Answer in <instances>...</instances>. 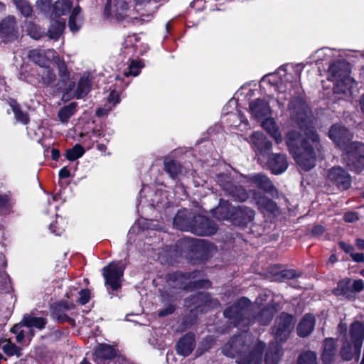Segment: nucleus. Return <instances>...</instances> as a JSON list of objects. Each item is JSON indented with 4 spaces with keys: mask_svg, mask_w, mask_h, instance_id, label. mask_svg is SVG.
I'll return each mask as SVG.
<instances>
[{
    "mask_svg": "<svg viewBox=\"0 0 364 364\" xmlns=\"http://www.w3.org/2000/svg\"><path fill=\"white\" fill-rule=\"evenodd\" d=\"M65 28V21L64 19L53 20L48 31V36L50 39L58 40L63 33Z\"/></svg>",
    "mask_w": 364,
    "mask_h": 364,
    "instance_id": "nucleus-40",
    "label": "nucleus"
},
{
    "mask_svg": "<svg viewBox=\"0 0 364 364\" xmlns=\"http://www.w3.org/2000/svg\"><path fill=\"white\" fill-rule=\"evenodd\" d=\"M0 35L5 42L12 41L18 37L15 17L9 16L0 22Z\"/></svg>",
    "mask_w": 364,
    "mask_h": 364,
    "instance_id": "nucleus-17",
    "label": "nucleus"
},
{
    "mask_svg": "<svg viewBox=\"0 0 364 364\" xmlns=\"http://www.w3.org/2000/svg\"><path fill=\"white\" fill-rule=\"evenodd\" d=\"M38 74L41 76V81L45 85L52 86L56 81V75L49 65L40 68L38 70Z\"/></svg>",
    "mask_w": 364,
    "mask_h": 364,
    "instance_id": "nucleus-44",
    "label": "nucleus"
},
{
    "mask_svg": "<svg viewBox=\"0 0 364 364\" xmlns=\"http://www.w3.org/2000/svg\"><path fill=\"white\" fill-rule=\"evenodd\" d=\"M29 58L36 64L43 68L50 65L51 60H55L56 52L53 49L40 50L34 49L29 52Z\"/></svg>",
    "mask_w": 364,
    "mask_h": 364,
    "instance_id": "nucleus-18",
    "label": "nucleus"
},
{
    "mask_svg": "<svg viewBox=\"0 0 364 364\" xmlns=\"http://www.w3.org/2000/svg\"><path fill=\"white\" fill-rule=\"evenodd\" d=\"M53 4L51 0H38L36 3V6L41 12L53 18Z\"/></svg>",
    "mask_w": 364,
    "mask_h": 364,
    "instance_id": "nucleus-53",
    "label": "nucleus"
},
{
    "mask_svg": "<svg viewBox=\"0 0 364 364\" xmlns=\"http://www.w3.org/2000/svg\"><path fill=\"white\" fill-rule=\"evenodd\" d=\"M195 346V339L193 334L188 333L183 336L177 343V353L183 356L189 355Z\"/></svg>",
    "mask_w": 364,
    "mask_h": 364,
    "instance_id": "nucleus-30",
    "label": "nucleus"
},
{
    "mask_svg": "<svg viewBox=\"0 0 364 364\" xmlns=\"http://www.w3.org/2000/svg\"><path fill=\"white\" fill-rule=\"evenodd\" d=\"M125 266L121 262H113L103 268L102 275L105 280L108 293L113 295L112 291H117L122 287ZM112 296H111V298Z\"/></svg>",
    "mask_w": 364,
    "mask_h": 364,
    "instance_id": "nucleus-7",
    "label": "nucleus"
},
{
    "mask_svg": "<svg viewBox=\"0 0 364 364\" xmlns=\"http://www.w3.org/2000/svg\"><path fill=\"white\" fill-rule=\"evenodd\" d=\"M250 180L258 188L269 193L272 197L278 196V191L270 179L263 173H257L250 177Z\"/></svg>",
    "mask_w": 364,
    "mask_h": 364,
    "instance_id": "nucleus-23",
    "label": "nucleus"
},
{
    "mask_svg": "<svg viewBox=\"0 0 364 364\" xmlns=\"http://www.w3.org/2000/svg\"><path fill=\"white\" fill-rule=\"evenodd\" d=\"M23 326L28 328L35 327L38 329H43L46 325V320L42 317H36L32 315H26L21 321Z\"/></svg>",
    "mask_w": 364,
    "mask_h": 364,
    "instance_id": "nucleus-43",
    "label": "nucleus"
},
{
    "mask_svg": "<svg viewBox=\"0 0 364 364\" xmlns=\"http://www.w3.org/2000/svg\"><path fill=\"white\" fill-rule=\"evenodd\" d=\"M282 66H285L287 68V75H282L283 90H285L286 92L288 85L291 87L292 82H297L300 80L304 65L300 63L297 65L286 64Z\"/></svg>",
    "mask_w": 364,
    "mask_h": 364,
    "instance_id": "nucleus-22",
    "label": "nucleus"
},
{
    "mask_svg": "<svg viewBox=\"0 0 364 364\" xmlns=\"http://www.w3.org/2000/svg\"><path fill=\"white\" fill-rule=\"evenodd\" d=\"M76 107V102H70L69 105L62 107L58 114L60 121L63 124L67 123L69 119L75 113Z\"/></svg>",
    "mask_w": 364,
    "mask_h": 364,
    "instance_id": "nucleus-46",
    "label": "nucleus"
},
{
    "mask_svg": "<svg viewBox=\"0 0 364 364\" xmlns=\"http://www.w3.org/2000/svg\"><path fill=\"white\" fill-rule=\"evenodd\" d=\"M281 309V301L272 299L257 316H252V307L250 301L242 297L235 304L227 308L223 314L225 317L232 320L231 323L237 328L247 326L255 321L261 325H268L274 314Z\"/></svg>",
    "mask_w": 364,
    "mask_h": 364,
    "instance_id": "nucleus-2",
    "label": "nucleus"
},
{
    "mask_svg": "<svg viewBox=\"0 0 364 364\" xmlns=\"http://www.w3.org/2000/svg\"><path fill=\"white\" fill-rule=\"evenodd\" d=\"M186 306L190 307L191 304L194 305V309L198 310L201 309L203 311L206 308L216 307L219 303L217 300L213 299L206 292H199L196 294L186 298L185 300Z\"/></svg>",
    "mask_w": 364,
    "mask_h": 364,
    "instance_id": "nucleus-14",
    "label": "nucleus"
},
{
    "mask_svg": "<svg viewBox=\"0 0 364 364\" xmlns=\"http://www.w3.org/2000/svg\"><path fill=\"white\" fill-rule=\"evenodd\" d=\"M71 0H57L53 4V18L67 14L71 9Z\"/></svg>",
    "mask_w": 364,
    "mask_h": 364,
    "instance_id": "nucleus-39",
    "label": "nucleus"
},
{
    "mask_svg": "<svg viewBox=\"0 0 364 364\" xmlns=\"http://www.w3.org/2000/svg\"><path fill=\"white\" fill-rule=\"evenodd\" d=\"M266 345L262 341L253 344L250 333L243 331L234 336L222 348L225 355L236 359L237 364H261Z\"/></svg>",
    "mask_w": 364,
    "mask_h": 364,
    "instance_id": "nucleus-3",
    "label": "nucleus"
},
{
    "mask_svg": "<svg viewBox=\"0 0 364 364\" xmlns=\"http://www.w3.org/2000/svg\"><path fill=\"white\" fill-rule=\"evenodd\" d=\"M268 298H270L271 299L270 300L273 299L272 292L264 291V293L260 294L259 296L257 298L256 303L259 305H262V304H263V302L267 301ZM274 299L275 300L280 301V298L279 296L274 297ZM270 301H269V302Z\"/></svg>",
    "mask_w": 364,
    "mask_h": 364,
    "instance_id": "nucleus-59",
    "label": "nucleus"
},
{
    "mask_svg": "<svg viewBox=\"0 0 364 364\" xmlns=\"http://www.w3.org/2000/svg\"><path fill=\"white\" fill-rule=\"evenodd\" d=\"M336 341L333 338H326L323 343L322 361L324 364H331L333 362L336 354Z\"/></svg>",
    "mask_w": 364,
    "mask_h": 364,
    "instance_id": "nucleus-31",
    "label": "nucleus"
},
{
    "mask_svg": "<svg viewBox=\"0 0 364 364\" xmlns=\"http://www.w3.org/2000/svg\"><path fill=\"white\" fill-rule=\"evenodd\" d=\"M193 217L192 213L186 210H178L173 218V226L182 231L191 232Z\"/></svg>",
    "mask_w": 364,
    "mask_h": 364,
    "instance_id": "nucleus-24",
    "label": "nucleus"
},
{
    "mask_svg": "<svg viewBox=\"0 0 364 364\" xmlns=\"http://www.w3.org/2000/svg\"><path fill=\"white\" fill-rule=\"evenodd\" d=\"M267 166L274 174H281L288 167L287 157L284 154H273L268 159Z\"/></svg>",
    "mask_w": 364,
    "mask_h": 364,
    "instance_id": "nucleus-25",
    "label": "nucleus"
},
{
    "mask_svg": "<svg viewBox=\"0 0 364 364\" xmlns=\"http://www.w3.org/2000/svg\"><path fill=\"white\" fill-rule=\"evenodd\" d=\"M344 220L348 223H353L358 220V216L355 212H348L345 214Z\"/></svg>",
    "mask_w": 364,
    "mask_h": 364,
    "instance_id": "nucleus-63",
    "label": "nucleus"
},
{
    "mask_svg": "<svg viewBox=\"0 0 364 364\" xmlns=\"http://www.w3.org/2000/svg\"><path fill=\"white\" fill-rule=\"evenodd\" d=\"M18 11L25 17H29L33 13L31 4L27 0H13Z\"/></svg>",
    "mask_w": 364,
    "mask_h": 364,
    "instance_id": "nucleus-48",
    "label": "nucleus"
},
{
    "mask_svg": "<svg viewBox=\"0 0 364 364\" xmlns=\"http://www.w3.org/2000/svg\"><path fill=\"white\" fill-rule=\"evenodd\" d=\"M328 136L339 147L341 145V124H333L328 132Z\"/></svg>",
    "mask_w": 364,
    "mask_h": 364,
    "instance_id": "nucleus-50",
    "label": "nucleus"
},
{
    "mask_svg": "<svg viewBox=\"0 0 364 364\" xmlns=\"http://www.w3.org/2000/svg\"><path fill=\"white\" fill-rule=\"evenodd\" d=\"M353 63H355L354 56L350 61L343 59V95H344L353 96L358 90V83L349 75Z\"/></svg>",
    "mask_w": 364,
    "mask_h": 364,
    "instance_id": "nucleus-12",
    "label": "nucleus"
},
{
    "mask_svg": "<svg viewBox=\"0 0 364 364\" xmlns=\"http://www.w3.org/2000/svg\"><path fill=\"white\" fill-rule=\"evenodd\" d=\"M201 272L195 271L189 273L173 272L167 275V284L170 288L176 289H191L208 288L210 281L200 279Z\"/></svg>",
    "mask_w": 364,
    "mask_h": 364,
    "instance_id": "nucleus-4",
    "label": "nucleus"
},
{
    "mask_svg": "<svg viewBox=\"0 0 364 364\" xmlns=\"http://www.w3.org/2000/svg\"><path fill=\"white\" fill-rule=\"evenodd\" d=\"M255 212L252 208L240 205L235 210L232 223L238 226H245L255 219Z\"/></svg>",
    "mask_w": 364,
    "mask_h": 364,
    "instance_id": "nucleus-21",
    "label": "nucleus"
},
{
    "mask_svg": "<svg viewBox=\"0 0 364 364\" xmlns=\"http://www.w3.org/2000/svg\"><path fill=\"white\" fill-rule=\"evenodd\" d=\"M206 248L205 240L191 237H183L178 240L174 247H171L169 252H176V255L182 256L189 252H198Z\"/></svg>",
    "mask_w": 364,
    "mask_h": 364,
    "instance_id": "nucleus-9",
    "label": "nucleus"
},
{
    "mask_svg": "<svg viewBox=\"0 0 364 364\" xmlns=\"http://www.w3.org/2000/svg\"><path fill=\"white\" fill-rule=\"evenodd\" d=\"M329 180L334 181L339 185L341 183V168L340 167H333L330 169L328 173Z\"/></svg>",
    "mask_w": 364,
    "mask_h": 364,
    "instance_id": "nucleus-57",
    "label": "nucleus"
},
{
    "mask_svg": "<svg viewBox=\"0 0 364 364\" xmlns=\"http://www.w3.org/2000/svg\"><path fill=\"white\" fill-rule=\"evenodd\" d=\"M296 364H318L316 353L309 350L301 353Z\"/></svg>",
    "mask_w": 364,
    "mask_h": 364,
    "instance_id": "nucleus-51",
    "label": "nucleus"
},
{
    "mask_svg": "<svg viewBox=\"0 0 364 364\" xmlns=\"http://www.w3.org/2000/svg\"><path fill=\"white\" fill-rule=\"evenodd\" d=\"M350 336L355 341V346L360 348L364 339V326L360 322H355L350 326Z\"/></svg>",
    "mask_w": 364,
    "mask_h": 364,
    "instance_id": "nucleus-41",
    "label": "nucleus"
},
{
    "mask_svg": "<svg viewBox=\"0 0 364 364\" xmlns=\"http://www.w3.org/2000/svg\"><path fill=\"white\" fill-rule=\"evenodd\" d=\"M294 325V317L288 314L282 313L276 319L272 327L274 337L281 341L287 340Z\"/></svg>",
    "mask_w": 364,
    "mask_h": 364,
    "instance_id": "nucleus-10",
    "label": "nucleus"
},
{
    "mask_svg": "<svg viewBox=\"0 0 364 364\" xmlns=\"http://www.w3.org/2000/svg\"><path fill=\"white\" fill-rule=\"evenodd\" d=\"M92 81L88 74H83L80 78L77 88L74 92V97L77 99H81L85 97L91 90Z\"/></svg>",
    "mask_w": 364,
    "mask_h": 364,
    "instance_id": "nucleus-33",
    "label": "nucleus"
},
{
    "mask_svg": "<svg viewBox=\"0 0 364 364\" xmlns=\"http://www.w3.org/2000/svg\"><path fill=\"white\" fill-rule=\"evenodd\" d=\"M14 201L11 198L6 194H0V213L7 215L11 212Z\"/></svg>",
    "mask_w": 364,
    "mask_h": 364,
    "instance_id": "nucleus-47",
    "label": "nucleus"
},
{
    "mask_svg": "<svg viewBox=\"0 0 364 364\" xmlns=\"http://www.w3.org/2000/svg\"><path fill=\"white\" fill-rule=\"evenodd\" d=\"M55 62L57 65L59 72L60 80L56 84V90L61 91L65 90L68 92L71 91L75 87V82L70 81V73L68 70L67 65L63 60L60 59L59 57H56Z\"/></svg>",
    "mask_w": 364,
    "mask_h": 364,
    "instance_id": "nucleus-16",
    "label": "nucleus"
},
{
    "mask_svg": "<svg viewBox=\"0 0 364 364\" xmlns=\"http://www.w3.org/2000/svg\"><path fill=\"white\" fill-rule=\"evenodd\" d=\"M11 107L16 120L23 124H27L29 120L28 115L26 112L21 110L19 105H18L16 102L12 101L11 102Z\"/></svg>",
    "mask_w": 364,
    "mask_h": 364,
    "instance_id": "nucleus-49",
    "label": "nucleus"
},
{
    "mask_svg": "<svg viewBox=\"0 0 364 364\" xmlns=\"http://www.w3.org/2000/svg\"><path fill=\"white\" fill-rule=\"evenodd\" d=\"M249 111L252 117L257 121L271 116V108L269 102L264 99H255L250 102Z\"/></svg>",
    "mask_w": 364,
    "mask_h": 364,
    "instance_id": "nucleus-15",
    "label": "nucleus"
},
{
    "mask_svg": "<svg viewBox=\"0 0 364 364\" xmlns=\"http://www.w3.org/2000/svg\"><path fill=\"white\" fill-rule=\"evenodd\" d=\"M334 55V50L329 48H323L310 55L309 58V60L307 63L315 62L317 65H319L323 61H331Z\"/></svg>",
    "mask_w": 364,
    "mask_h": 364,
    "instance_id": "nucleus-34",
    "label": "nucleus"
},
{
    "mask_svg": "<svg viewBox=\"0 0 364 364\" xmlns=\"http://www.w3.org/2000/svg\"><path fill=\"white\" fill-rule=\"evenodd\" d=\"M175 310H176L175 306L173 304H169L164 309L160 310L158 312V316L159 317H164V316H166L173 314Z\"/></svg>",
    "mask_w": 364,
    "mask_h": 364,
    "instance_id": "nucleus-62",
    "label": "nucleus"
},
{
    "mask_svg": "<svg viewBox=\"0 0 364 364\" xmlns=\"http://www.w3.org/2000/svg\"><path fill=\"white\" fill-rule=\"evenodd\" d=\"M351 184V178L347 173L343 171V190L348 189Z\"/></svg>",
    "mask_w": 364,
    "mask_h": 364,
    "instance_id": "nucleus-64",
    "label": "nucleus"
},
{
    "mask_svg": "<svg viewBox=\"0 0 364 364\" xmlns=\"http://www.w3.org/2000/svg\"><path fill=\"white\" fill-rule=\"evenodd\" d=\"M23 326V325L21 322L18 324L14 325L11 329V331L13 333L16 334V340L18 343H23L26 337V333L24 331L21 329Z\"/></svg>",
    "mask_w": 364,
    "mask_h": 364,
    "instance_id": "nucleus-56",
    "label": "nucleus"
},
{
    "mask_svg": "<svg viewBox=\"0 0 364 364\" xmlns=\"http://www.w3.org/2000/svg\"><path fill=\"white\" fill-rule=\"evenodd\" d=\"M2 350L8 356L16 355L19 357L21 355V348L10 341H7L6 343L2 346Z\"/></svg>",
    "mask_w": 364,
    "mask_h": 364,
    "instance_id": "nucleus-54",
    "label": "nucleus"
},
{
    "mask_svg": "<svg viewBox=\"0 0 364 364\" xmlns=\"http://www.w3.org/2000/svg\"><path fill=\"white\" fill-rule=\"evenodd\" d=\"M252 200L262 213H274L278 210L277 205L259 191H254Z\"/></svg>",
    "mask_w": 364,
    "mask_h": 364,
    "instance_id": "nucleus-19",
    "label": "nucleus"
},
{
    "mask_svg": "<svg viewBox=\"0 0 364 364\" xmlns=\"http://www.w3.org/2000/svg\"><path fill=\"white\" fill-rule=\"evenodd\" d=\"M237 207H233L227 200H220L218 206L214 210V215L219 220H227L232 221L235 210Z\"/></svg>",
    "mask_w": 364,
    "mask_h": 364,
    "instance_id": "nucleus-27",
    "label": "nucleus"
},
{
    "mask_svg": "<svg viewBox=\"0 0 364 364\" xmlns=\"http://www.w3.org/2000/svg\"><path fill=\"white\" fill-rule=\"evenodd\" d=\"M216 182L225 193L235 200L242 202L246 200L249 197L247 190L235 183L232 177L227 173L218 174L216 177Z\"/></svg>",
    "mask_w": 364,
    "mask_h": 364,
    "instance_id": "nucleus-8",
    "label": "nucleus"
},
{
    "mask_svg": "<svg viewBox=\"0 0 364 364\" xmlns=\"http://www.w3.org/2000/svg\"><path fill=\"white\" fill-rule=\"evenodd\" d=\"M90 298V292L88 289H82L79 292V298L77 299V301L79 304L84 305L87 304Z\"/></svg>",
    "mask_w": 364,
    "mask_h": 364,
    "instance_id": "nucleus-60",
    "label": "nucleus"
},
{
    "mask_svg": "<svg viewBox=\"0 0 364 364\" xmlns=\"http://www.w3.org/2000/svg\"><path fill=\"white\" fill-rule=\"evenodd\" d=\"M81 9L80 6L73 8L69 18L68 26L72 32H77L82 26V18L80 16Z\"/></svg>",
    "mask_w": 364,
    "mask_h": 364,
    "instance_id": "nucleus-42",
    "label": "nucleus"
},
{
    "mask_svg": "<svg viewBox=\"0 0 364 364\" xmlns=\"http://www.w3.org/2000/svg\"><path fill=\"white\" fill-rule=\"evenodd\" d=\"M27 32L28 35L34 39H38L41 37V32L38 31L36 26L34 24H29L27 28Z\"/></svg>",
    "mask_w": 364,
    "mask_h": 364,
    "instance_id": "nucleus-61",
    "label": "nucleus"
},
{
    "mask_svg": "<svg viewBox=\"0 0 364 364\" xmlns=\"http://www.w3.org/2000/svg\"><path fill=\"white\" fill-rule=\"evenodd\" d=\"M327 80L333 84V94L340 95L341 93V61L340 60L331 62L327 71ZM334 100H340V96H336Z\"/></svg>",
    "mask_w": 364,
    "mask_h": 364,
    "instance_id": "nucleus-13",
    "label": "nucleus"
},
{
    "mask_svg": "<svg viewBox=\"0 0 364 364\" xmlns=\"http://www.w3.org/2000/svg\"><path fill=\"white\" fill-rule=\"evenodd\" d=\"M291 119L304 132L302 148L304 152L295 155L299 166L309 171L316 165L318 158H322V147L319 136L313 127V115L308 105L300 98H295L289 103Z\"/></svg>",
    "mask_w": 364,
    "mask_h": 364,
    "instance_id": "nucleus-1",
    "label": "nucleus"
},
{
    "mask_svg": "<svg viewBox=\"0 0 364 364\" xmlns=\"http://www.w3.org/2000/svg\"><path fill=\"white\" fill-rule=\"evenodd\" d=\"M250 141L252 146L262 154H265L272 149V142L262 132H255L252 133L250 136Z\"/></svg>",
    "mask_w": 364,
    "mask_h": 364,
    "instance_id": "nucleus-26",
    "label": "nucleus"
},
{
    "mask_svg": "<svg viewBox=\"0 0 364 364\" xmlns=\"http://www.w3.org/2000/svg\"><path fill=\"white\" fill-rule=\"evenodd\" d=\"M300 136V134L296 131H290L287 133L286 136V142L289 147V151L293 154L294 159H295V155L299 154L304 152V149L302 148V141H301V146L299 148H296V141L299 139Z\"/></svg>",
    "mask_w": 364,
    "mask_h": 364,
    "instance_id": "nucleus-37",
    "label": "nucleus"
},
{
    "mask_svg": "<svg viewBox=\"0 0 364 364\" xmlns=\"http://www.w3.org/2000/svg\"><path fill=\"white\" fill-rule=\"evenodd\" d=\"M282 355V348L279 344L271 343L267 350L264 362L266 364H277Z\"/></svg>",
    "mask_w": 364,
    "mask_h": 364,
    "instance_id": "nucleus-36",
    "label": "nucleus"
},
{
    "mask_svg": "<svg viewBox=\"0 0 364 364\" xmlns=\"http://www.w3.org/2000/svg\"><path fill=\"white\" fill-rule=\"evenodd\" d=\"M364 289V283L362 279H356L350 283V280L345 284L343 287V296L348 299H353L355 298L356 294L360 292Z\"/></svg>",
    "mask_w": 364,
    "mask_h": 364,
    "instance_id": "nucleus-32",
    "label": "nucleus"
},
{
    "mask_svg": "<svg viewBox=\"0 0 364 364\" xmlns=\"http://www.w3.org/2000/svg\"><path fill=\"white\" fill-rule=\"evenodd\" d=\"M315 318L312 314H306L299 321L297 326V333L300 337L310 335L314 329Z\"/></svg>",
    "mask_w": 364,
    "mask_h": 364,
    "instance_id": "nucleus-29",
    "label": "nucleus"
},
{
    "mask_svg": "<svg viewBox=\"0 0 364 364\" xmlns=\"http://www.w3.org/2000/svg\"><path fill=\"white\" fill-rule=\"evenodd\" d=\"M287 75V67L280 66L277 72L264 75L261 80V83L269 84L270 85L274 86L276 90L279 92H284L285 90H283L282 75Z\"/></svg>",
    "mask_w": 364,
    "mask_h": 364,
    "instance_id": "nucleus-20",
    "label": "nucleus"
},
{
    "mask_svg": "<svg viewBox=\"0 0 364 364\" xmlns=\"http://www.w3.org/2000/svg\"><path fill=\"white\" fill-rule=\"evenodd\" d=\"M262 127L274 139L275 141L279 144L282 141V134L277 126V124L271 116L263 119Z\"/></svg>",
    "mask_w": 364,
    "mask_h": 364,
    "instance_id": "nucleus-35",
    "label": "nucleus"
},
{
    "mask_svg": "<svg viewBox=\"0 0 364 364\" xmlns=\"http://www.w3.org/2000/svg\"><path fill=\"white\" fill-rule=\"evenodd\" d=\"M347 131L343 128V138ZM343 161L351 171H361L364 169V144L358 141H347L343 139Z\"/></svg>",
    "mask_w": 364,
    "mask_h": 364,
    "instance_id": "nucleus-6",
    "label": "nucleus"
},
{
    "mask_svg": "<svg viewBox=\"0 0 364 364\" xmlns=\"http://www.w3.org/2000/svg\"><path fill=\"white\" fill-rule=\"evenodd\" d=\"M143 66L144 65L141 62L132 60L128 67V70L124 71V75L126 77L130 75L136 77L139 74Z\"/></svg>",
    "mask_w": 364,
    "mask_h": 364,
    "instance_id": "nucleus-55",
    "label": "nucleus"
},
{
    "mask_svg": "<svg viewBox=\"0 0 364 364\" xmlns=\"http://www.w3.org/2000/svg\"><path fill=\"white\" fill-rule=\"evenodd\" d=\"M191 232L200 236H208L217 232V225L203 215H196L193 218Z\"/></svg>",
    "mask_w": 364,
    "mask_h": 364,
    "instance_id": "nucleus-11",
    "label": "nucleus"
},
{
    "mask_svg": "<svg viewBox=\"0 0 364 364\" xmlns=\"http://www.w3.org/2000/svg\"><path fill=\"white\" fill-rule=\"evenodd\" d=\"M84 153V148L80 144H77L72 149L66 151L65 157L69 161H75L82 156Z\"/></svg>",
    "mask_w": 364,
    "mask_h": 364,
    "instance_id": "nucleus-52",
    "label": "nucleus"
},
{
    "mask_svg": "<svg viewBox=\"0 0 364 364\" xmlns=\"http://www.w3.org/2000/svg\"><path fill=\"white\" fill-rule=\"evenodd\" d=\"M229 119L233 121L230 125L240 131H244L249 129V122L245 116L242 113L229 114Z\"/></svg>",
    "mask_w": 364,
    "mask_h": 364,
    "instance_id": "nucleus-45",
    "label": "nucleus"
},
{
    "mask_svg": "<svg viewBox=\"0 0 364 364\" xmlns=\"http://www.w3.org/2000/svg\"><path fill=\"white\" fill-rule=\"evenodd\" d=\"M108 104L105 105L104 107L99 108L96 114L98 117L107 115L110 110L117 104L119 103L120 97L119 94L115 90H112L107 97Z\"/></svg>",
    "mask_w": 364,
    "mask_h": 364,
    "instance_id": "nucleus-38",
    "label": "nucleus"
},
{
    "mask_svg": "<svg viewBox=\"0 0 364 364\" xmlns=\"http://www.w3.org/2000/svg\"><path fill=\"white\" fill-rule=\"evenodd\" d=\"M133 6L132 0H107L105 7V14L117 21L130 18L141 22H147L151 19L150 14H141L139 18L135 16Z\"/></svg>",
    "mask_w": 364,
    "mask_h": 364,
    "instance_id": "nucleus-5",
    "label": "nucleus"
},
{
    "mask_svg": "<svg viewBox=\"0 0 364 364\" xmlns=\"http://www.w3.org/2000/svg\"><path fill=\"white\" fill-rule=\"evenodd\" d=\"M164 171L173 179L179 178L186 173L181 164L171 158H166L164 161Z\"/></svg>",
    "mask_w": 364,
    "mask_h": 364,
    "instance_id": "nucleus-28",
    "label": "nucleus"
},
{
    "mask_svg": "<svg viewBox=\"0 0 364 364\" xmlns=\"http://www.w3.org/2000/svg\"><path fill=\"white\" fill-rule=\"evenodd\" d=\"M6 266V261L3 255H0V283L6 284L7 280H9V275L5 272L4 269Z\"/></svg>",
    "mask_w": 364,
    "mask_h": 364,
    "instance_id": "nucleus-58",
    "label": "nucleus"
}]
</instances>
